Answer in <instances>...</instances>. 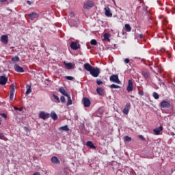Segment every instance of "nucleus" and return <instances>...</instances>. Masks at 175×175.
Listing matches in <instances>:
<instances>
[{"instance_id": "obj_28", "label": "nucleus", "mask_w": 175, "mask_h": 175, "mask_svg": "<svg viewBox=\"0 0 175 175\" xmlns=\"http://www.w3.org/2000/svg\"><path fill=\"white\" fill-rule=\"evenodd\" d=\"M68 98V102H67V106H69L70 105H72V98H70V96L68 94V96H67Z\"/></svg>"}, {"instance_id": "obj_35", "label": "nucleus", "mask_w": 175, "mask_h": 175, "mask_svg": "<svg viewBox=\"0 0 175 175\" xmlns=\"http://www.w3.org/2000/svg\"><path fill=\"white\" fill-rule=\"evenodd\" d=\"M109 33H106L104 34V40H109Z\"/></svg>"}, {"instance_id": "obj_20", "label": "nucleus", "mask_w": 175, "mask_h": 175, "mask_svg": "<svg viewBox=\"0 0 175 175\" xmlns=\"http://www.w3.org/2000/svg\"><path fill=\"white\" fill-rule=\"evenodd\" d=\"M64 66L67 69H73V64H72V63H66V62H64Z\"/></svg>"}, {"instance_id": "obj_51", "label": "nucleus", "mask_w": 175, "mask_h": 175, "mask_svg": "<svg viewBox=\"0 0 175 175\" xmlns=\"http://www.w3.org/2000/svg\"><path fill=\"white\" fill-rule=\"evenodd\" d=\"M27 4H28V5H31V1H27Z\"/></svg>"}, {"instance_id": "obj_49", "label": "nucleus", "mask_w": 175, "mask_h": 175, "mask_svg": "<svg viewBox=\"0 0 175 175\" xmlns=\"http://www.w3.org/2000/svg\"><path fill=\"white\" fill-rule=\"evenodd\" d=\"M7 0H0V3H2V2H6Z\"/></svg>"}, {"instance_id": "obj_41", "label": "nucleus", "mask_w": 175, "mask_h": 175, "mask_svg": "<svg viewBox=\"0 0 175 175\" xmlns=\"http://www.w3.org/2000/svg\"><path fill=\"white\" fill-rule=\"evenodd\" d=\"M137 38H139V39H143V38H144V36L143 34H137Z\"/></svg>"}, {"instance_id": "obj_22", "label": "nucleus", "mask_w": 175, "mask_h": 175, "mask_svg": "<svg viewBox=\"0 0 175 175\" xmlns=\"http://www.w3.org/2000/svg\"><path fill=\"white\" fill-rule=\"evenodd\" d=\"M51 117L53 120V121H57V120H58V116H57V113H55L54 111H52L51 113Z\"/></svg>"}, {"instance_id": "obj_53", "label": "nucleus", "mask_w": 175, "mask_h": 175, "mask_svg": "<svg viewBox=\"0 0 175 175\" xmlns=\"http://www.w3.org/2000/svg\"><path fill=\"white\" fill-rule=\"evenodd\" d=\"M113 1V2H114V0H112Z\"/></svg>"}, {"instance_id": "obj_44", "label": "nucleus", "mask_w": 175, "mask_h": 175, "mask_svg": "<svg viewBox=\"0 0 175 175\" xmlns=\"http://www.w3.org/2000/svg\"><path fill=\"white\" fill-rule=\"evenodd\" d=\"M0 116H1V117H3V118H7L8 116H6L5 113H0Z\"/></svg>"}, {"instance_id": "obj_9", "label": "nucleus", "mask_w": 175, "mask_h": 175, "mask_svg": "<svg viewBox=\"0 0 175 175\" xmlns=\"http://www.w3.org/2000/svg\"><path fill=\"white\" fill-rule=\"evenodd\" d=\"M1 42H2V43H3L4 44H8V43L9 42V37H8V35H3L1 36Z\"/></svg>"}, {"instance_id": "obj_18", "label": "nucleus", "mask_w": 175, "mask_h": 175, "mask_svg": "<svg viewBox=\"0 0 175 175\" xmlns=\"http://www.w3.org/2000/svg\"><path fill=\"white\" fill-rule=\"evenodd\" d=\"M59 92H60V94H62L64 96H69V94H68V92H66V90H65V88H64V87H60L59 88Z\"/></svg>"}, {"instance_id": "obj_48", "label": "nucleus", "mask_w": 175, "mask_h": 175, "mask_svg": "<svg viewBox=\"0 0 175 175\" xmlns=\"http://www.w3.org/2000/svg\"><path fill=\"white\" fill-rule=\"evenodd\" d=\"M139 139H141L142 140H144V137H143V135H139Z\"/></svg>"}, {"instance_id": "obj_14", "label": "nucleus", "mask_w": 175, "mask_h": 175, "mask_svg": "<svg viewBox=\"0 0 175 175\" xmlns=\"http://www.w3.org/2000/svg\"><path fill=\"white\" fill-rule=\"evenodd\" d=\"M163 130V127L162 126H160L159 127H157L156 129H154L153 130V132L154 133V135H159V133H161V132H162V131Z\"/></svg>"}, {"instance_id": "obj_15", "label": "nucleus", "mask_w": 175, "mask_h": 175, "mask_svg": "<svg viewBox=\"0 0 175 175\" xmlns=\"http://www.w3.org/2000/svg\"><path fill=\"white\" fill-rule=\"evenodd\" d=\"M38 17L39 14L36 12H32L29 14V18H30V20H35V18H38Z\"/></svg>"}, {"instance_id": "obj_7", "label": "nucleus", "mask_w": 175, "mask_h": 175, "mask_svg": "<svg viewBox=\"0 0 175 175\" xmlns=\"http://www.w3.org/2000/svg\"><path fill=\"white\" fill-rule=\"evenodd\" d=\"M91 8H94V2L91 1H88L83 5V9H91Z\"/></svg>"}, {"instance_id": "obj_11", "label": "nucleus", "mask_w": 175, "mask_h": 175, "mask_svg": "<svg viewBox=\"0 0 175 175\" xmlns=\"http://www.w3.org/2000/svg\"><path fill=\"white\" fill-rule=\"evenodd\" d=\"M83 102L85 107H90V106H91V101L90 100V98L84 97L83 98Z\"/></svg>"}, {"instance_id": "obj_29", "label": "nucleus", "mask_w": 175, "mask_h": 175, "mask_svg": "<svg viewBox=\"0 0 175 175\" xmlns=\"http://www.w3.org/2000/svg\"><path fill=\"white\" fill-rule=\"evenodd\" d=\"M0 139L1 140H5V142L8 140V138H6V137H5V135L2 133H0Z\"/></svg>"}, {"instance_id": "obj_32", "label": "nucleus", "mask_w": 175, "mask_h": 175, "mask_svg": "<svg viewBox=\"0 0 175 175\" xmlns=\"http://www.w3.org/2000/svg\"><path fill=\"white\" fill-rule=\"evenodd\" d=\"M167 23H168V21H167V18H166V17L163 18L162 23H163L164 25H166V24H167Z\"/></svg>"}, {"instance_id": "obj_43", "label": "nucleus", "mask_w": 175, "mask_h": 175, "mask_svg": "<svg viewBox=\"0 0 175 175\" xmlns=\"http://www.w3.org/2000/svg\"><path fill=\"white\" fill-rule=\"evenodd\" d=\"M122 111L123 114H126V115L129 113V110H123V111Z\"/></svg>"}, {"instance_id": "obj_24", "label": "nucleus", "mask_w": 175, "mask_h": 175, "mask_svg": "<svg viewBox=\"0 0 175 175\" xmlns=\"http://www.w3.org/2000/svg\"><path fill=\"white\" fill-rule=\"evenodd\" d=\"M59 131H65L66 132H68V131H69V127H68V125H65L59 127Z\"/></svg>"}, {"instance_id": "obj_21", "label": "nucleus", "mask_w": 175, "mask_h": 175, "mask_svg": "<svg viewBox=\"0 0 175 175\" xmlns=\"http://www.w3.org/2000/svg\"><path fill=\"white\" fill-rule=\"evenodd\" d=\"M86 146L88 147H90V148H93L94 150H95V148H96V147H95V146L94 145V144L91 141L87 142Z\"/></svg>"}, {"instance_id": "obj_26", "label": "nucleus", "mask_w": 175, "mask_h": 175, "mask_svg": "<svg viewBox=\"0 0 175 175\" xmlns=\"http://www.w3.org/2000/svg\"><path fill=\"white\" fill-rule=\"evenodd\" d=\"M125 29H126V32H131V31H132V27H131V25H129V24H126Z\"/></svg>"}, {"instance_id": "obj_17", "label": "nucleus", "mask_w": 175, "mask_h": 175, "mask_svg": "<svg viewBox=\"0 0 175 175\" xmlns=\"http://www.w3.org/2000/svg\"><path fill=\"white\" fill-rule=\"evenodd\" d=\"M83 68H84V69H85V70L90 72V71L92 70L94 67H92V66L90 65V64L85 63L83 65Z\"/></svg>"}, {"instance_id": "obj_27", "label": "nucleus", "mask_w": 175, "mask_h": 175, "mask_svg": "<svg viewBox=\"0 0 175 175\" xmlns=\"http://www.w3.org/2000/svg\"><path fill=\"white\" fill-rule=\"evenodd\" d=\"M96 92L98 94V95H103V90H102L100 88H96Z\"/></svg>"}, {"instance_id": "obj_47", "label": "nucleus", "mask_w": 175, "mask_h": 175, "mask_svg": "<svg viewBox=\"0 0 175 175\" xmlns=\"http://www.w3.org/2000/svg\"><path fill=\"white\" fill-rule=\"evenodd\" d=\"M168 135H170L171 136H175V133L174 132L170 131Z\"/></svg>"}, {"instance_id": "obj_33", "label": "nucleus", "mask_w": 175, "mask_h": 175, "mask_svg": "<svg viewBox=\"0 0 175 175\" xmlns=\"http://www.w3.org/2000/svg\"><path fill=\"white\" fill-rule=\"evenodd\" d=\"M110 88H115V89H117V88H120V87L118 85H116V84H112L110 85Z\"/></svg>"}, {"instance_id": "obj_16", "label": "nucleus", "mask_w": 175, "mask_h": 175, "mask_svg": "<svg viewBox=\"0 0 175 175\" xmlns=\"http://www.w3.org/2000/svg\"><path fill=\"white\" fill-rule=\"evenodd\" d=\"M51 161L52 163H54L55 165H59V163H61L59 159H58V157H52Z\"/></svg>"}, {"instance_id": "obj_50", "label": "nucleus", "mask_w": 175, "mask_h": 175, "mask_svg": "<svg viewBox=\"0 0 175 175\" xmlns=\"http://www.w3.org/2000/svg\"><path fill=\"white\" fill-rule=\"evenodd\" d=\"M33 175H40V174L39 172H36Z\"/></svg>"}, {"instance_id": "obj_40", "label": "nucleus", "mask_w": 175, "mask_h": 175, "mask_svg": "<svg viewBox=\"0 0 175 175\" xmlns=\"http://www.w3.org/2000/svg\"><path fill=\"white\" fill-rule=\"evenodd\" d=\"M60 100L61 102H62V103H65V97L64 96H62L60 98Z\"/></svg>"}, {"instance_id": "obj_8", "label": "nucleus", "mask_w": 175, "mask_h": 175, "mask_svg": "<svg viewBox=\"0 0 175 175\" xmlns=\"http://www.w3.org/2000/svg\"><path fill=\"white\" fill-rule=\"evenodd\" d=\"M14 69L15 72H17L18 73H24V68L23 67L18 66V64H15L14 66Z\"/></svg>"}, {"instance_id": "obj_36", "label": "nucleus", "mask_w": 175, "mask_h": 175, "mask_svg": "<svg viewBox=\"0 0 175 175\" xmlns=\"http://www.w3.org/2000/svg\"><path fill=\"white\" fill-rule=\"evenodd\" d=\"M66 79L67 80H70V81L75 80V77H70V76H66Z\"/></svg>"}, {"instance_id": "obj_6", "label": "nucleus", "mask_w": 175, "mask_h": 175, "mask_svg": "<svg viewBox=\"0 0 175 175\" xmlns=\"http://www.w3.org/2000/svg\"><path fill=\"white\" fill-rule=\"evenodd\" d=\"M11 90L10 92V100H13V98H14V92H15V89H14V84H11L10 85Z\"/></svg>"}, {"instance_id": "obj_2", "label": "nucleus", "mask_w": 175, "mask_h": 175, "mask_svg": "<svg viewBox=\"0 0 175 175\" xmlns=\"http://www.w3.org/2000/svg\"><path fill=\"white\" fill-rule=\"evenodd\" d=\"M160 106L162 109H169L172 106V104H170V101L163 100L160 104Z\"/></svg>"}, {"instance_id": "obj_37", "label": "nucleus", "mask_w": 175, "mask_h": 175, "mask_svg": "<svg viewBox=\"0 0 175 175\" xmlns=\"http://www.w3.org/2000/svg\"><path fill=\"white\" fill-rule=\"evenodd\" d=\"M96 83H97L98 85H100V84H103V82L100 79H97Z\"/></svg>"}, {"instance_id": "obj_30", "label": "nucleus", "mask_w": 175, "mask_h": 175, "mask_svg": "<svg viewBox=\"0 0 175 175\" xmlns=\"http://www.w3.org/2000/svg\"><path fill=\"white\" fill-rule=\"evenodd\" d=\"M152 96L153 98H154L155 99H159V94H158V93H157L156 92H154L152 93Z\"/></svg>"}, {"instance_id": "obj_10", "label": "nucleus", "mask_w": 175, "mask_h": 175, "mask_svg": "<svg viewBox=\"0 0 175 175\" xmlns=\"http://www.w3.org/2000/svg\"><path fill=\"white\" fill-rule=\"evenodd\" d=\"M6 83H8V77L5 75H2L0 77V85H5Z\"/></svg>"}, {"instance_id": "obj_39", "label": "nucleus", "mask_w": 175, "mask_h": 175, "mask_svg": "<svg viewBox=\"0 0 175 175\" xmlns=\"http://www.w3.org/2000/svg\"><path fill=\"white\" fill-rule=\"evenodd\" d=\"M129 107H131V104H126L124 110H129Z\"/></svg>"}, {"instance_id": "obj_42", "label": "nucleus", "mask_w": 175, "mask_h": 175, "mask_svg": "<svg viewBox=\"0 0 175 175\" xmlns=\"http://www.w3.org/2000/svg\"><path fill=\"white\" fill-rule=\"evenodd\" d=\"M138 94H139V95H140L141 96H143V95H144V92H143V91H139V92H138Z\"/></svg>"}, {"instance_id": "obj_38", "label": "nucleus", "mask_w": 175, "mask_h": 175, "mask_svg": "<svg viewBox=\"0 0 175 175\" xmlns=\"http://www.w3.org/2000/svg\"><path fill=\"white\" fill-rule=\"evenodd\" d=\"M53 96L54 99L57 100V102H59V98L58 97V96H57L55 94H53Z\"/></svg>"}, {"instance_id": "obj_19", "label": "nucleus", "mask_w": 175, "mask_h": 175, "mask_svg": "<svg viewBox=\"0 0 175 175\" xmlns=\"http://www.w3.org/2000/svg\"><path fill=\"white\" fill-rule=\"evenodd\" d=\"M142 76L144 77V79H146V80H148V79H150L151 77V75L148 71H142Z\"/></svg>"}, {"instance_id": "obj_25", "label": "nucleus", "mask_w": 175, "mask_h": 175, "mask_svg": "<svg viewBox=\"0 0 175 175\" xmlns=\"http://www.w3.org/2000/svg\"><path fill=\"white\" fill-rule=\"evenodd\" d=\"M11 61H12V62H18V61H20V57H18V56H15L12 57Z\"/></svg>"}, {"instance_id": "obj_4", "label": "nucleus", "mask_w": 175, "mask_h": 175, "mask_svg": "<svg viewBox=\"0 0 175 175\" xmlns=\"http://www.w3.org/2000/svg\"><path fill=\"white\" fill-rule=\"evenodd\" d=\"M50 117V113L44 111H41L39 114V118L42 120H47Z\"/></svg>"}, {"instance_id": "obj_34", "label": "nucleus", "mask_w": 175, "mask_h": 175, "mask_svg": "<svg viewBox=\"0 0 175 175\" xmlns=\"http://www.w3.org/2000/svg\"><path fill=\"white\" fill-rule=\"evenodd\" d=\"M132 140V138L129 136L124 137V142H131Z\"/></svg>"}, {"instance_id": "obj_3", "label": "nucleus", "mask_w": 175, "mask_h": 175, "mask_svg": "<svg viewBox=\"0 0 175 175\" xmlns=\"http://www.w3.org/2000/svg\"><path fill=\"white\" fill-rule=\"evenodd\" d=\"M110 81H112V83H116V84H121V81H120V79H118V75H113L109 78Z\"/></svg>"}, {"instance_id": "obj_46", "label": "nucleus", "mask_w": 175, "mask_h": 175, "mask_svg": "<svg viewBox=\"0 0 175 175\" xmlns=\"http://www.w3.org/2000/svg\"><path fill=\"white\" fill-rule=\"evenodd\" d=\"M14 110H23V108H18L17 107H14Z\"/></svg>"}, {"instance_id": "obj_13", "label": "nucleus", "mask_w": 175, "mask_h": 175, "mask_svg": "<svg viewBox=\"0 0 175 175\" xmlns=\"http://www.w3.org/2000/svg\"><path fill=\"white\" fill-rule=\"evenodd\" d=\"M105 14L107 17H113V13L110 11V8L107 7L105 8Z\"/></svg>"}, {"instance_id": "obj_31", "label": "nucleus", "mask_w": 175, "mask_h": 175, "mask_svg": "<svg viewBox=\"0 0 175 175\" xmlns=\"http://www.w3.org/2000/svg\"><path fill=\"white\" fill-rule=\"evenodd\" d=\"M97 42H96V40L95 39H93L90 41V44H92V46H96L97 44Z\"/></svg>"}, {"instance_id": "obj_1", "label": "nucleus", "mask_w": 175, "mask_h": 175, "mask_svg": "<svg viewBox=\"0 0 175 175\" xmlns=\"http://www.w3.org/2000/svg\"><path fill=\"white\" fill-rule=\"evenodd\" d=\"M90 73L93 77H98L100 75V70L98 67H93Z\"/></svg>"}, {"instance_id": "obj_5", "label": "nucleus", "mask_w": 175, "mask_h": 175, "mask_svg": "<svg viewBox=\"0 0 175 175\" xmlns=\"http://www.w3.org/2000/svg\"><path fill=\"white\" fill-rule=\"evenodd\" d=\"M70 47L72 50H79V49H80V44L76 42H72Z\"/></svg>"}, {"instance_id": "obj_12", "label": "nucleus", "mask_w": 175, "mask_h": 175, "mask_svg": "<svg viewBox=\"0 0 175 175\" xmlns=\"http://www.w3.org/2000/svg\"><path fill=\"white\" fill-rule=\"evenodd\" d=\"M127 91L128 92L133 91V82H132V80L131 79H129L128 82Z\"/></svg>"}, {"instance_id": "obj_23", "label": "nucleus", "mask_w": 175, "mask_h": 175, "mask_svg": "<svg viewBox=\"0 0 175 175\" xmlns=\"http://www.w3.org/2000/svg\"><path fill=\"white\" fill-rule=\"evenodd\" d=\"M26 89H27L26 95H29V94L32 92V90H31V85H27Z\"/></svg>"}, {"instance_id": "obj_52", "label": "nucleus", "mask_w": 175, "mask_h": 175, "mask_svg": "<svg viewBox=\"0 0 175 175\" xmlns=\"http://www.w3.org/2000/svg\"><path fill=\"white\" fill-rule=\"evenodd\" d=\"M10 2H13V0H10Z\"/></svg>"}, {"instance_id": "obj_45", "label": "nucleus", "mask_w": 175, "mask_h": 175, "mask_svg": "<svg viewBox=\"0 0 175 175\" xmlns=\"http://www.w3.org/2000/svg\"><path fill=\"white\" fill-rule=\"evenodd\" d=\"M129 58H126V59H124V62H125V64H129Z\"/></svg>"}]
</instances>
